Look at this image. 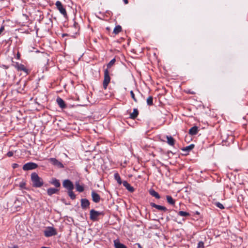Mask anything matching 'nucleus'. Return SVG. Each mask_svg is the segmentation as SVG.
I'll return each mask as SVG.
<instances>
[{
    "mask_svg": "<svg viewBox=\"0 0 248 248\" xmlns=\"http://www.w3.org/2000/svg\"><path fill=\"white\" fill-rule=\"evenodd\" d=\"M20 63H18V62H15L13 64V66L16 69H17L18 68V67L19 66V65H20Z\"/></svg>",
    "mask_w": 248,
    "mask_h": 248,
    "instance_id": "33",
    "label": "nucleus"
},
{
    "mask_svg": "<svg viewBox=\"0 0 248 248\" xmlns=\"http://www.w3.org/2000/svg\"><path fill=\"white\" fill-rule=\"evenodd\" d=\"M51 183L56 187H59L61 186L59 180L56 178L52 179Z\"/></svg>",
    "mask_w": 248,
    "mask_h": 248,
    "instance_id": "21",
    "label": "nucleus"
},
{
    "mask_svg": "<svg viewBox=\"0 0 248 248\" xmlns=\"http://www.w3.org/2000/svg\"><path fill=\"white\" fill-rule=\"evenodd\" d=\"M65 35H66V34H63V36H65Z\"/></svg>",
    "mask_w": 248,
    "mask_h": 248,
    "instance_id": "41",
    "label": "nucleus"
},
{
    "mask_svg": "<svg viewBox=\"0 0 248 248\" xmlns=\"http://www.w3.org/2000/svg\"><path fill=\"white\" fill-rule=\"evenodd\" d=\"M18 166H19V165L18 164H16V163H14L12 165V167L14 169H16V168L18 167Z\"/></svg>",
    "mask_w": 248,
    "mask_h": 248,
    "instance_id": "35",
    "label": "nucleus"
},
{
    "mask_svg": "<svg viewBox=\"0 0 248 248\" xmlns=\"http://www.w3.org/2000/svg\"><path fill=\"white\" fill-rule=\"evenodd\" d=\"M115 59L111 60L107 64V68L104 71V78L103 83V88L106 89L108 84L110 82V78L109 76L108 69L110 68L115 62Z\"/></svg>",
    "mask_w": 248,
    "mask_h": 248,
    "instance_id": "1",
    "label": "nucleus"
},
{
    "mask_svg": "<svg viewBox=\"0 0 248 248\" xmlns=\"http://www.w3.org/2000/svg\"><path fill=\"white\" fill-rule=\"evenodd\" d=\"M147 103L149 106H151V105H153V99L152 96H149L147 98Z\"/></svg>",
    "mask_w": 248,
    "mask_h": 248,
    "instance_id": "29",
    "label": "nucleus"
},
{
    "mask_svg": "<svg viewBox=\"0 0 248 248\" xmlns=\"http://www.w3.org/2000/svg\"><path fill=\"white\" fill-rule=\"evenodd\" d=\"M57 231L52 227H48L44 231V235L46 237H49L57 234Z\"/></svg>",
    "mask_w": 248,
    "mask_h": 248,
    "instance_id": "4",
    "label": "nucleus"
},
{
    "mask_svg": "<svg viewBox=\"0 0 248 248\" xmlns=\"http://www.w3.org/2000/svg\"><path fill=\"white\" fill-rule=\"evenodd\" d=\"M17 70L18 71H23L26 74H28V70L23 64L20 63Z\"/></svg>",
    "mask_w": 248,
    "mask_h": 248,
    "instance_id": "17",
    "label": "nucleus"
},
{
    "mask_svg": "<svg viewBox=\"0 0 248 248\" xmlns=\"http://www.w3.org/2000/svg\"><path fill=\"white\" fill-rule=\"evenodd\" d=\"M93 201L95 203H98L100 201V196L94 191H93L91 193Z\"/></svg>",
    "mask_w": 248,
    "mask_h": 248,
    "instance_id": "9",
    "label": "nucleus"
},
{
    "mask_svg": "<svg viewBox=\"0 0 248 248\" xmlns=\"http://www.w3.org/2000/svg\"><path fill=\"white\" fill-rule=\"evenodd\" d=\"M48 160L52 165L58 168H64V166L62 163L56 159L55 158H50L48 159Z\"/></svg>",
    "mask_w": 248,
    "mask_h": 248,
    "instance_id": "8",
    "label": "nucleus"
},
{
    "mask_svg": "<svg viewBox=\"0 0 248 248\" xmlns=\"http://www.w3.org/2000/svg\"><path fill=\"white\" fill-rule=\"evenodd\" d=\"M57 103L59 107L62 108H66V105L64 101L60 97H58L56 100Z\"/></svg>",
    "mask_w": 248,
    "mask_h": 248,
    "instance_id": "13",
    "label": "nucleus"
},
{
    "mask_svg": "<svg viewBox=\"0 0 248 248\" xmlns=\"http://www.w3.org/2000/svg\"><path fill=\"white\" fill-rule=\"evenodd\" d=\"M19 57H20V55H19V53H18L17 55V59H19Z\"/></svg>",
    "mask_w": 248,
    "mask_h": 248,
    "instance_id": "40",
    "label": "nucleus"
},
{
    "mask_svg": "<svg viewBox=\"0 0 248 248\" xmlns=\"http://www.w3.org/2000/svg\"><path fill=\"white\" fill-rule=\"evenodd\" d=\"M90 202L87 199H82L81 200V207L82 209H85L89 207Z\"/></svg>",
    "mask_w": 248,
    "mask_h": 248,
    "instance_id": "10",
    "label": "nucleus"
},
{
    "mask_svg": "<svg viewBox=\"0 0 248 248\" xmlns=\"http://www.w3.org/2000/svg\"><path fill=\"white\" fill-rule=\"evenodd\" d=\"M137 245H138L139 248H142L141 245L140 244L138 243Z\"/></svg>",
    "mask_w": 248,
    "mask_h": 248,
    "instance_id": "39",
    "label": "nucleus"
},
{
    "mask_svg": "<svg viewBox=\"0 0 248 248\" xmlns=\"http://www.w3.org/2000/svg\"><path fill=\"white\" fill-rule=\"evenodd\" d=\"M114 245L115 248H127L124 245L121 243L118 239L114 240Z\"/></svg>",
    "mask_w": 248,
    "mask_h": 248,
    "instance_id": "12",
    "label": "nucleus"
},
{
    "mask_svg": "<svg viewBox=\"0 0 248 248\" xmlns=\"http://www.w3.org/2000/svg\"><path fill=\"white\" fill-rule=\"evenodd\" d=\"M123 0V1L124 2V3L125 4H127V3H128V0Z\"/></svg>",
    "mask_w": 248,
    "mask_h": 248,
    "instance_id": "38",
    "label": "nucleus"
},
{
    "mask_svg": "<svg viewBox=\"0 0 248 248\" xmlns=\"http://www.w3.org/2000/svg\"><path fill=\"white\" fill-rule=\"evenodd\" d=\"M31 178L33 187H40L43 185V180L36 172L32 173Z\"/></svg>",
    "mask_w": 248,
    "mask_h": 248,
    "instance_id": "2",
    "label": "nucleus"
},
{
    "mask_svg": "<svg viewBox=\"0 0 248 248\" xmlns=\"http://www.w3.org/2000/svg\"><path fill=\"white\" fill-rule=\"evenodd\" d=\"M215 205L217 207H218L219 208L221 209H224V207L223 206V205L222 204H221V203H220L219 202H217L215 203Z\"/></svg>",
    "mask_w": 248,
    "mask_h": 248,
    "instance_id": "30",
    "label": "nucleus"
},
{
    "mask_svg": "<svg viewBox=\"0 0 248 248\" xmlns=\"http://www.w3.org/2000/svg\"><path fill=\"white\" fill-rule=\"evenodd\" d=\"M73 190H68V194L72 200H74L76 198V195L74 193Z\"/></svg>",
    "mask_w": 248,
    "mask_h": 248,
    "instance_id": "27",
    "label": "nucleus"
},
{
    "mask_svg": "<svg viewBox=\"0 0 248 248\" xmlns=\"http://www.w3.org/2000/svg\"><path fill=\"white\" fill-rule=\"evenodd\" d=\"M166 199L167 201V202L171 204V205H174L175 203V201L173 199V198L170 196H166Z\"/></svg>",
    "mask_w": 248,
    "mask_h": 248,
    "instance_id": "24",
    "label": "nucleus"
},
{
    "mask_svg": "<svg viewBox=\"0 0 248 248\" xmlns=\"http://www.w3.org/2000/svg\"><path fill=\"white\" fill-rule=\"evenodd\" d=\"M4 26H1L0 28V34H1V33L3 32V31H4Z\"/></svg>",
    "mask_w": 248,
    "mask_h": 248,
    "instance_id": "37",
    "label": "nucleus"
},
{
    "mask_svg": "<svg viewBox=\"0 0 248 248\" xmlns=\"http://www.w3.org/2000/svg\"><path fill=\"white\" fill-rule=\"evenodd\" d=\"M178 214L181 217H187L189 215V214L188 212L183 211H179Z\"/></svg>",
    "mask_w": 248,
    "mask_h": 248,
    "instance_id": "28",
    "label": "nucleus"
},
{
    "mask_svg": "<svg viewBox=\"0 0 248 248\" xmlns=\"http://www.w3.org/2000/svg\"><path fill=\"white\" fill-rule=\"evenodd\" d=\"M13 154H14L12 152L10 151L7 153V155L9 157H11L13 155Z\"/></svg>",
    "mask_w": 248,
    "mask_h": 248,
    "instance_id": "34",
    "label": "nucleus"
},
{
    "mask_svg": "<svg viewBox=\"0 0 248 248\" xmlns=\"http://www.w3.org/2000/svg\"><path fill=\"white\" fill-rule=\"evenodd\" d=\"M130 95H131V97L134 100V101L135 102H137L138 101H137L136 98L135 97V94H134V92H133V91H130Z\"/></svg>",
    "mask_w": 248,
    "mask_h": 248,
    "instance_id": "31",
    "label": "nucleus"
},
{
    "mask_svg": "<svg viewBox=\"0 0 248 248\" xmlns=\"http://www.w3.org/2000/svg\"><path fill=\"white\" fill-rule=\"evenodd\" d=\"M139 115V111L137 108H134L133 112L130 114L129 118L131 119H136Z\"/></svg>",
    "mask_w": 248,
    "mask_h": 248,
    "instance_id": "15",
    "label": "nucleus"
},
{
    "mask_svg": "<svg viewBox=\"0 0 248 248\" xmlns=\"http://www.w3.org/2000/svg\"><path fill=\"white\" fill-rule=\"evenodd\" d=\"M59 191V189L55 188H49L47 190V193L49 196H51L54 194L57 193Z\"/></svg>",
    "mask_w": 248,
    "mask_h": 248,
    "instance_id": "16",
    "label": "nucleus"
},
{
    "mask_svg": "<svg viewBox=\"0 0 248 248\" xmlns=\"http://www.w3.org/2000/svg\"><path fill=\"white\" fill-rule=\"evenodd\" d=\"M194 145L192 144H190V145L185 147L183 149V151H186V152H189L190 151L192 150L194 148Z\"/></svg>",
    "mask_w": 248,
    "mask_h": 248,
    "instance_id": "26",
    "label": "nucleus"
},
{
    "mask_svg": "<svg viewBox=\"0 0 248 248\" xmlns=\"http://www.w3.org/2000/svg\"><path fill=\"white\" fill-rule=\"evenodd\" d=\"M198 133V127L196 126L191 127L189 130V133L191 135H195Z\"/></svg>",
    "mask_w": 248,
    "mask_h": 248,
    "instance_id": "20",
    "label": "nucleus"
},
{
    "mask_svg": "<svg viewBox=\"0 0 248 248\" xmlns=\"http://www.w3.org/2000/svg\"><path fill=\"white\" fill-rule=\"evenodd\" d=\"M122 31V27L120 25L116 26L113 30V33L115 34H118Z\"/></svg>",
    "mask_w": 248,
    "mask_h": 248,
    "instance_id": "25",
    "label": "nucleus"
},
{
    "mask_svg": "<svg viewBox=\"0 0 248 248\" xmlns=\"http://www.w3.org/2000/svg\"><path fill=\"white\" fill-rule=\"evenodd\" d=\"M197 248H204V243L202 241H200L198 243Z\"/></svg>",
    "mask_w": 248,
    "mask_h": 248,
    "instance_id": "32",
    "label": "nucleus"
},
{
    "mask_svg": "<svg viewBox=\"0 0 248 248\" xmlns=\"http://www.w3.org/2000/svg\"><path fill=\"white\" fill-rule=\"evenodd\" d=\"M25 183H24V182H22V183H21L20 184V186L22 188H25Z\"/></svg>",
    "mask_w": 248,
    "mask_h": 248,
    "instance_id": "36",
    "label": "nucleus"
},
{
    "mask_svg": "<svg viewBox=\"0 0 248 248\" xmlns=\"http://www.w3.org/2000/svg\"><path fill=\"white\" fill-rule=\"evenodd\" d=\"M166 139L167 140V143L171 146H173L175 143V140L171 136H166Z\"/></svg>",
    "mask_w": 248,
    "mask_h": 248,
    "instance_id": "18",
    "label": "nucleus"
},
{
    "mask_svg": "<svg viewBox=\"0 0 248 248\" xmlns=\"http://www.w3.org/2000/svg\"><path fill=\"white\" fill-rule=\"evenodd\" d=\"M76 190L79 192H82L84 190V187L82 186L79 185L78 182L76 183Z\"/></svg>",
    "mask_w": 248,
    "mask_h": 248,
    "instance_id": "22",
    "label": "nucleus"
},
{
    "mask_svg": "<svg viewBox=\"0 0 248 248\" xmlns=\"http://www.w3.org/2000/svg\"><path fill=\"white\" fill-rule=\"evenodd\" d=\"M123 185L129 191L132 192L134 191L133 187L131 186V185L127 182V181H123Z\"/></svg>",
    "mask_w": 248,
    "mask_h": 248,
    "instance_id": "14",
    "label": "nucleus"
},
{
    "mask_svg": "<svg viewBox=\"0 0 248 248\" xmlns=\"http://www.w3.org/2000/svg\"><path fill=\"white\" fill-rule=\"evenodd\" d=\"M149 193L151 195L155 197V198L159 199L160 198V196L159 194L154 189H152L149 190Z\"/></svg>",
    "mask_w": 248,
    "mask_h": 248,
    "instance_id": "19",
    "label": "nucleus"
},
{
    "mask_svg": "<svg viewBox=\"0 0 248 248\" xmlns=\"http://www.w3.org/2000/svg\"><path fill=\"white\" fill-rule=\"evenodd\" d=\"M104 215V213L103 212L97 211L94 209H92L90 212V218L93 221H96L98 220L100 216H103Z\"/></svg>",
    "mask_w": 248,
    "mask_h": 248,
    "instance_id": "3",
    "label": "nucleus"
},
{
    "mask_svg": "<svg viewBox=\"0 0 248 248\" xmlns=\"http://www.w3.org/2000/svg\"><path fill=\"white\" fill-rule=\"evenodd\" d=\"M62 186L67 191L73 190L74 188V184L69 179L64 180L62 182Z\"/></svg>",
    "mask_w": 248,
    "mask_h": 248,
    "instance_id": "6",
    "label": "nucleus"
},
{
    "mask_svg": "<svg viewBox=\"0 0 248 248\" xmlns=\"http://www.w3.org/2000/svg\"><path fill=\"white\" fill-rule=\"evenodd\" d=\"M38 165L33 162H28L24 164L22 167L24 170H29L35 169L37 168Z\"/></svg>",
    "mask_w": 248,
    "mask_h": 248,
    "instance_id": "5",
    "label": "nucleus"
},
{
    "mask_svg": "<svg viewBox=\"0 0 248 248\" xmlns=\"http://www.w3.org/2000/svg\"><path fill=\"white\" fill-rule=\"evenodd\" d=\"M114 177L115 179L117 181V183L119 185L123 184V182H122L121 179V177L118 173H115L114 175Z\"/></svg>",
    "mask_w": 248,
    "mask_h": 248,
    "instance_id": "23",
    "label": "nucleus"
},
{
    "mask_svg": "<svg viewBox=\"0 0 248 248\" xmlns=\"http://www.w3.org/2000/svg\"><path fill=\"white\" fill-rule=\"evenodd\" d=\"M150 205L152 207H154L158 210L163 211H166L167 210V209L165 206L157 205L153 202H151L150 203Z\"/></svg>",
    "mask_w": 248,
    "mask_h": 248,
    "instance_id": "11",
    "label": "nucleus"
},
{
    "mask_svg": "<svg viewBox=\"0 0 248 248\" xmlns=\"http://www.w3.org/2000/svg\"><path fill=\"white\" fill-rule=\"evenodd\" d=\"M57 9L59 10L60 12L65 17L67 16V13L65 9L63 7L62 3L60 1H57L55 4Z\"/></svg>",
    "mask_w": 248,
    "mask_h": 248,
    "instance_id": "7",
    "label": "nucleus"
}]
</instances>
